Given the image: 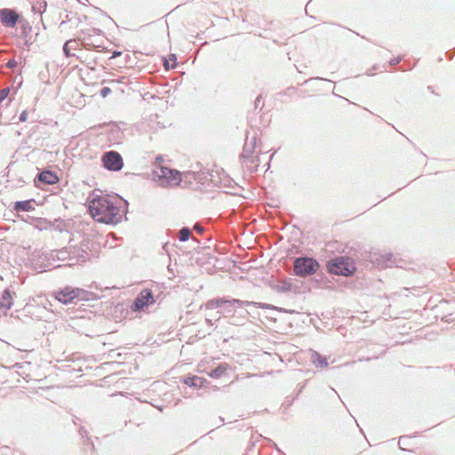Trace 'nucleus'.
I'll use <instances>...</instances> for the list:
<instances>
[{"label": "nucleus", "mask_w": 455, "mask_h": 455, "mask_svg": "<svg viewBox=\"0 0 455 455\" xmlns=\"http://www.w3.org/2000/svg\"><path fill=\"white\" fill-rule=\"evenodd\" d=\"M224 305H228V299L224 298L212 299L207 301L204 305L206 309H215Z\"/></svg>", "instance_id": "f8f14e48"}, {"label": "nucleus", "mask_w": 455, "mask_h": 455, "mask_svg": "<svg viewBox=\"0 0 455 455\" xmlns=\"http://www.w3.org/2000/svg\"><path fill=\"white\" fill-rule=\"evenodd\" d=\"M170 60H174V61H175V60H176V56H175L174 54H171V55H170Z\"/></svg>", "instance_id": "2f4dec72"}, {"label": "nucleus", "mask_w": 455, "mask_h": 455, "mask_svg": "<svg viewBox=\"0 0 455 455\" xmlns=\"http://www.w3.org/2000/svg\"><path fill=\"white\" fill-rule=\"evenodd\" d=\"M228 369L227 363L220 364L217 368L211 371L210 376L212 378H220L222 376Z\"/></svg>", "instance_id": "a211bd4d"}, {"label": "nucleus", "mask_w": 455, "mask_h": 455, "mask_svg": "<svg viewBox=\"0 0 455 455\" xmlns=\"http://www.w3.org/2000/svg\"><path fill=\"white\" fill-rule=\"evenodd\" d=\"M259 97H258V98L256 99V101H255L256 105H258V103H259Z\"/></svg>", "instance_id": "72a5a7b5"}, {"label": "nucleus", "mask_w": 455, "mask_h": 455, "mask_svg": "<svg viewBox=\"0 0 455 455\" xmlns=\"http://www.w3.org/2000/svg\"><path fill=\"white\" fill-rule=\"evenodd\" d=\"M110 92H111V90H110V88H108V87H103V88L100 90V95H101L103 98L107 97Z\"/></svg>", "instance_id": "5701e85b"}, {"label": "nucleus", "mask_w": 455, "mask_h": 455, "mask_svg": "<svg viewBox=\"0 0 455 455\" xmlns=\"http://www.w3.org/2000/svg\"><path fill=\"white\" fill-rule=\"evenodd\" d=\"M195 229L198 231L199 233L203 232V228L199 225L195 226Z\"/></svg>", "instance_id": "bb28decb"}, {"label": "nucleus", "mask_w": 455, "mask_h": 455, "mask_svg": "<svg viewBox=\"0 0 455 455\" xmlns=\"http://www.w3.org/2000/svg\"><path fill=\"white\" fill-rule=\"evenodd\" d=\"M86 254H87V253L84 251V253H83V254H81V256H79V257L82 259V260H83V261H85V260H86V259H87V258H86Z\"/></svg>", "instance_id": "cd10ccee"}, {"label": "nucleus", "mask_w": 455, "mask_h": 455, "mask_svg": "<svg viewBox=\"0 0 455 455\" xmlns=\"http://www.w3.org/2000/svg\"><path fill=\"white\" fill-rule=\"evenodd\" d=\"M228 305L229 307H233L234 305H237L239 307H242V306H249V305H253V306H258L259 307H262V308H266L267 306L265 304H261V303H258V302H252V301H245V300H240V299H228Z\"/></svg>", "instance_id": "2eb2a0df"}, {"label": "nucleus", "mask_w": 455, "mask_h": 455, "mask_svg": "<svg viewBox=\"0 0 455 455\" xmlns=\"http://www.w3.org/2000/svg\"><path fill=\"white\" fill-rule=\"evenodd\" d=\"M206 321H207L209 323H211V324H212V320H211V319L206 318Z\"/></svg>", "instance_id": "c9c22d12"}, {"label": "nucleus", "mask_w": 455, "mask_h": 455, "mask_svg": "<svg viewBox=\"0 0 455 455\" xmlns=\"http://www.w3.org/2000/svg\"><path fill=\"white\" fill-rule=\"evenodd\" d=\"M78 44L75 39L68 40L64 46H63V52L67 57L73 56L74 54L71 53V50H76Z\"/></svg>", "instance_id": "dca6fc26"}, {"label": "nucleus", "mask_w": 455, "mask_h": 455, "mask_svg": "<svg viewBox=\"0 0 455 455\" xmlns=\"http://www.w3.org/2000/svg\"><path fill=\"white\" fill-rule=\"evenodd\" d=\"M384 257L387 259L383 261L382 266L391 267L395 263V261L392 259V255L387 254Z\"/></svg>", "instance_id": "412c9836"}, {"label": "nucleus", "mask_w": 455, "mask_h": 455, "mask_svg": "<svg viewBox=\"0 0 455 455\" xmlns=\"http://www.w3.org/2000/svg\"><path fill=\"white\" fill-rule=\"evenodd\" d=\"M327 268L330 273L334 275H341L347 276L353 274L355 267L347 258L338 257L327 264Z\"/></svg>", "instance_id": "20e7f679"}, {"label": "nucleus", "mask_w": 455, "mask_h": 455, "mask_svg": "<svg viewBox=\"0 0 455 455\" xmlns=\"http://www.w3.org/2000/svg\"><path fill=\"white\" fill-rule=\"evenodd\" d=\"M205 382V379L198 377V376H192L188 377L185 379L184 383L189 387H204V383Z\"/></svg>", "instance_id": "4468645a"}, {"label": "nucleus", "mask_w": 455, "mask_h": 455, "mask_svg": "<svg viewBox=\"0 0 455 455\" xmlns=\"http://www.w3.org/2000/svg\"><path fill=\"white\" fill-rule=\"evenodd\" d=\"M156 161L161 162V161H162V158H161L160 156H158V157L156 158Z\"/></svg>", "instance_id": "f704fd0d"}, {"label": "nucleus", "mask_w": 455, "mask_h": 455, "mask_svg": "<svg viewBox=\"0 0 455 455\" xmlns=\"http://www.w3.org/2000/svg\"><path fill=\"white\" fill-rule=\"evenodd\" d=\"M85 291L78 288L66 287L56 292L55 298L63 304L72 303L75 299H83Z\"/></svg>", "instance_id": "39448f33"}, {"label": "nucleus", "mask_w": 455, "mask_h": 455, "mask_svg": "<svg viewBox=\"0 0 455 455\" xmlns=\"http://www.w3.org/2000/svg\"><path fill=\"white\" fill-rule=\"evenodd\" d=\"M230 307L228 305H227V307L225 308V311L226 313L228 314H230L231 313V309L229 308Z\"/></svg>", "instance_id": "c756f323"}, {"label": "nucleus", "mask_w": 455, "mask_h": 455, "mask_svg": "<svg viewBox=\"0 0 455 455\" xmlns=\"http://www.w3.org/2000/svg\"><path fill=\"white\" fill-rule=\"evenodd\" d=\"M38 180L48 185H53L59 181L55 173L51 171H44L38 174Z\"/></svg>", "instance_id": "1a4fd4ad"}, {"label": "nucleus", "mask_w": 455, "mask_h": 455, "mask_svg": "<svg viewBox=\"0 0 455 455\" xmlns=\"http://www.w3.org/2000/svg\"><path fill=\"white\" fill-rule=\"evenodd\" d=\"M154 180L163 188L174 187L181 181V173L174 169L159 166L154 171Z\"/></svg>", "instance_id": "f03ea898"}, {"label": "nucleus", "mask_w": 455, "mask_h": 455, "mask_svg": "<svg viewBox=\"0 0 455 455\" xmlns=\"http://www.w3.org/2000/svg\"><path fill=\"white\" fill-rule=\"evenodd\" d=\"M102 162L108 170L119 171L123 167V158L119 153L109 151L103 155Z\"/></svg>", "instance_id": "0eeeda50"}, {"label": "nucleus", "mask_w": 455, "mask_h": 455, "mask_svg": "<svg viewBox=\"0 0 455 455\" xmlns=\"http://www.w3.org/2000/svg\"><path fill=\"white\" fill-rule=\"evenodd\" d=\"M12 306V299L9 290H4L2 294V299L0 302V309H10Z\"/></svg>", "instance_id": "9b49d317"}, {"label": "nucleus", "mask_w": 455, "mask_h": 455, "mask_svg": "<svg viewBox=\"0 0 455 455\" xmlns=\"http://www.w3.org/2000/svg\"><path fill=\"white\" fill-rule=\"evenodd\" d=\"M155 302L153 293L150 290L145 289L141 291L137 298L134 299L132 309L133 311H141L144 310L148 305L153 304Z\"/></svg>", "instance_id": "423d86ee"}, {"label": "nucleus", "mask_w": 455, "mask_h": 455, "mask_svg": "<svg viewBox=\"0 0 455 455\" xmlns=\"http://www.w3.org/2000/svg\"><path fill=\"white\" fill-rule=\"evenodd\" d=\"M120 54H121V52H114V54H113V56H112V58H115V57H116V56H119Z\"/></svg>", "instance_id": "7c9ffc66"}, {"label": "nucleus", "mask_w": 455, "mask_h": 455, "mask_svg": "<svg viewBox=\"0 0 455 455\" xmlns=\"http://www.w3.org/2000/svg\"><path fill=\"white\" fill-rule=\"evenodd\" d=\"M28 118V112L25 110L20 115V122H26Z\"/></svg>", "instance_id": "a878e982"}, {"label": "nucleus", "mask_w": 455, "mask_h": 455, "mask_svg": "<svg viewBox=\"0 0 455 455\" xmlns=\"http://www.w3.org/2000/svg\"><path fill=\"white\" fill-rule=\"evenodd\" d=\"M319 267L317 261L312 258L300 257L297 258L293 263L294 272L297 275L305 277L311 275L316 272Z\"/></svg>", "instance_id": "7ed1b4c3"}, {"label": "nucleus", "mask_w": 455, "mask_h": 455, "mask_svg": "<svg viewBox=\"0 0 455 455\" xmlns=\"http://www.w3.org/2000/svg\"><path fill=\"white\" fill-rule=\"evenodd\" d=\"M6 66H7L9 68H15V67L17 66V61H16L14 59L10 60L7 62Z\"/></svg>", "instance_id": "393cba45"}, {"label": "nucleus", "mask_w": 455, "mask_h": 455, "mask_svg": "<svg viewBox=\"0 0 455 455\" xmlns=\"http://www.w3.org/2000/svg\"><path fill=\"white\" fill-rule=\"evenodd\" d=\"M10 92L9 88H4L0 91V102H2L4 100H5Z\"/></svg>", "instance_id": "4be33fe9"}, {"label": "nucleus", "mask_w": 455, "mask_h": 455, "mask_svg": "<svg viewBox=\"0 0 455 455\" xmlns=\"http://www.w3.org/2000/svg\"><path fill=\"white\" fill-rule=\"evenodd\" d=\"M399 61H400V60H399V59H397V60H391V61H390V64H391V65H395V64H397Z\"/></svg>", "instance_id": "c85d7f7f"}, {"label": "nucleus", "mask_w": 455, "mask_h": 455, "mask_svg": "<svg viewBox=\"0 0 455 455\" xmlns=\"http://www.w3.org/2000/svg\"><path fill=\"white\" fill-rule=\"evenodd\" d=\"M216 314H217V319H220L222 315L221 312L218 311Z\"/></svg>", "instance_id": "473e14b6"}, {"label": "nucleus", "mask_w": 455, "mask_h": 455, "mask_svg": "<svg viewBox=\"0 0 455 455\" xmlns=\"http://www.w3.org/2000/svg\"><path fill=\"white\" fill-rule=\"evenodd\" d=\"M34 209L33 200L19 201L14 204V210L16 212H30Z\"/></svg>", "instance_id": "9d476101"}, {"label": "nucleus", "mask_w": 455, "mask_h": 455, "mask_svg": "<svg viewBox=\"0 0 455 455\" xmlns=\"http://www.w3.org/2000/svg\"><path fill=\"white\" fill-rule=\"evenodd\" d=\"M190 235H191V231H190V229L188 228H182L180 230L179 239L181 242H185V241L189 239Z\"/></svg>", "instance_id": "6ab92c4d"}, {"label": "nucleus", "mask_w": 455, "mask_h": 455, "mask_svg": "<svg viewBox=\"0 0 455 455\" xmlns=\"http://www.w3.org/2000/svg\"><path fill=\"white\" fill-rule=\"evenodd\" d=\"M19 20V15L14 10L2 9L0 11V20L6 28H14Z\"/></svg>", "instance_id": "6e6552de"}, {"label": "nucleus", "mask_w": 455, "mask_h": 455, "mask_svg": "<svg viewBox=\"0 0 455 455\" xmlns=\"http://www.w3.org/2000/svg\"><path fill=\"white\" fill-rule=\"evenodd\" d=\"M255 143H256L255 137H252L251 139V140L247 138L245 144H244V148H243V156H249L251 154V152L254 148Z\"/></svg>", "instance_id": "f3484780"}, {"label": "nucleus", "mask_w": 455, "mask_h": 455, "mask_svg": "<svg viewBox=\"0 0 455 455\" xmlns=\"http://www.w3.org/2000/svg\"><path fill=\"white\" fill-rule=\"evenodd\" d=\"M291 288L292 284L290 282H283L276 286V291L281 292H288L291 291Z\"/></svg>", "instance_id": "aec40b11"}, {"label": "nucleus", "mask_w": 455, "mask_h": 455, "mask_svg": "<svg viewBox=\"0 0 455 455\" xmlns=\"http://www.w3.org/2000/svg\"><path fill=\"white\" fill-rule=\"evenodd\" d=\"M121 199L105 196H92L89 200V211L98 222L116 224L122 220Z\"/></svg>", "instance_id": "f257e3e1"}, {"label": "nucleus", "mask_w": 455, "mask_h": 455, "mask_svg": "<svg viewBox=\"0 0 455 455\" xmlns=\"http://www.w3.org/2000/svg\"><path fill=\"white\" fill-rule=\"evenodd\" d=\"M408 440V438H405V437H401L400 440H399V447L402 449V450H406V448L404 447V445H406V441Z\"/></svg>", "instance_id": "b1692460"}, {"label": "nucleus", "mask_w": 455, "mask_h": 455, "mask_svg": "<svg viewBox=\"0 0 455 455\" xmlns=\"http://www.w3.org/2000/svg\"><path fill=\"white\" fill-rule=\"evenodd\" d=\"M311 361L316 367H327L328 362L327 358L324 356H322L317 352H313L311 354Z\"/></svg>", "instance_id": "ddd939ff"}]
</instances>
